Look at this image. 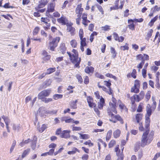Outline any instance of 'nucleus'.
<instances>
[{"label":"nucleus","mask_w":160,"mask_h":160,"mask_svg":"<svg viewBox=\"0 0 160 160\" xmlns=\"http://www.w3.org/2000/svg\"><path fill=\"white\" fill-rule=\"evenodd\" d=\"M104 99L101 97L100 99V101L98 102V107L100 109H102L103 106V104L104 103Z\"/></svg>","instance_id":"aec40b11"},{"label":"nucleus","mask_w":160,"mask_h":160,"mask_svg":"<svg viewBox=\"0 0 160 160\" xmlns=\"http://www.w3.org/2000/svg\"><path fill=\"white\" fill-rule=\"evenodd\" d=\"M120 48L123 51H125L126 50H128L129 49L128 44L127 43H126L125 45L121 46Z\"/></svg>","instance_id":"a19ab883"},{"label":"nucleus","mask_w":160,"mask_h":160,"mask_svg":"<svg viewBox=\"0 0 160 160\" xmlns=\"http://www.w3.org/2000/svg\"><path fill=\"white\" fill-rule=\"evenodd\" d=\"M152 101H153V103L152 104L151 106V107L152 108V110L154 111L156 108L157 103L155 101L154 98L153 97H152Z\"/></svg>","instance_id":"bb28decb"},{"label":"nucleus","mask_w":160,"mask_h":160,"mask_svg":"<svg viewBox=\"0 0 160 160\" xmlns=\"http://www.w3.org/2000/svg\"><path fill=\"white\" fill-rule=\"evenodd\" d=\"M102 89L103 90L106 92L109 95L112 94V92L110 88H108V89H107L106 88L102 86Z\"/></svg>","instance_id":"c85d7f7f"},{"label":"nucleus","mask_w":160,"mask_h":160,"mask_svg":"<svg viewBox=\"0 0 160 160\" xmlns=\"http://www.w3.org/2000/svg\"><path fill=\"white\" fill-rule=\"evenodd\" d=\"M158 18V16L157 15L154 17L153 19H152L148 24V25L150 27L153 25L154 22L157 20Z\"/></svg>","instance_id":"393cba45"},{"label":"nucleus","mask_w":160,"mask_h":160,"mask_svg":"<svg viewBox=\"0 0 160 160\" xmlns=\"http://www.w3.org/2000/svg\"><path fill=\"white\" fill-rule=\"evenodd\" d=\"M117 100L116 99L112 97V102L109 103L110 106L111 108L108 110V113L111 117L113 116L114 115L112 113L113 112L115 113L117 112L116 108V107Z\"/></svg>","instance_id":"7ed1b4c3"},{"label":"nucleus","mask_w":160,"mask_h":160,"mask_svg":"<svg viewBox=\"0 0 160 160\" xmlns=\"http://www.w3.org/2000/svg\"><path fill=\"white\" fill-rule=\"evenodd\" d=\"M62 96H63L62 94H56L53 95V98L54 99L57 100L59 99L62 98Z\"/></svg>","instance_id":"e433bc0d"},{"label":"nucleus","mask_w":160,"mask_h":160,"mask_svg":"<svg viewBox=\"0 0 160 160\" xmlns=\"http://www.w3.org/2000/svg\"><path fill=\"white\" fill-rule=\"evenodd\" d=\"M88 155L87 154H84L82 156V160H87L88 158Z\"/></svg>","instance_id":"052dcab7"},{"label":"nucleus","mask_w":160,"mask_h":160,"mask_svg":"<svg viewBox=\"0 0 160 160\" xmlns=\"http://www.w3.org/2000/svg\"><path fill=\"white\" fill-rule=\"evenodd\" d=\"M78 80V81L80 83H82L83 81L82 79L81 76L79 75H77L76 76Z\"/></svg>","instance_id":"4d7b16f0"},{"label":"nucleus","mask_w":160,"mask_h":160,"mask_svg":"<svg viewBox=\"0 0 160 160\" xmlns=\"http://www.w3.org/2000/svg\"><path fill=\"white\" fill-rule=\"evenodd\" d=\"M121 131L119 129H117L115 130L113 132V137L115 138H118L121 134Z\"/></svg>","instance_id":"412c9836"},{"label":"nucleus","mask_w":160,"mask_h":160,"mask_svg":"<svg viewBox=\"0 0 160 160\" xmlns=\"http://www.w3.org/2000/svg\"><path fill=\"white\" fill-rule=\"evenodd\" d=\"M51 92V91L50 89H46L42 91L38 94V98L40 99H42L45 97L48 96L50 93Z\"/></svg>","instance_id":"0eeeda50"},{"label":"nucleus","mask_w":160,"mask_h":160,"mask_svg":"<svg viewBox=\"0 0 160 160\" xmlns=\"http://www.w3.org/2000/svg\"><path fill=\"white\" fill-rule=\"evenodd\" d=\"M144 96V93L143 91H142L140 92L139 94H135L131 97V100L132 104L134 103L136 101V102H138L143 99Z\"/></svg>","instance_id":"39448f33"},{"label":"nucleus","mask_w":160,"mask_h":160,"mask_svg":"<svg viewBox=\"0 0 160 160\" xmlns=\"http://www.w3.org/2000/svg\"><path fill=\"white\" fill-rule=\"evenodd\" d=\"M155 86L158 89H159L160 88V85L158 77H157L156 83L155 84Z\"/></svg>","instance_id":"49530a36"},{"label":"nucleus","mask_w":160,"mask_h":160,"mask_svg":"<svg viewBox=\"0 0 160 160\" xmlns=\"http://www.w3.org/2000/svg\"><path fill=\"white\" fill-rule=\"evenodd\" d=\"M47 125L43 124L40 127H38L37 129L38 131L41 132H42L48 127Z\"/></svg>","instance_id":"a211bd4d"},{"label":"nucleus","mask_w":160,"mask_h":160,"mask_svg":"<svg viewBox=\"0 0 160 160\" xmlns=\"http://www.w3.org/2000/svg\"><path fill=\"white\" fill-rule=\"evenodd\" d=\"M97 7L99 11L101 12L102 14H104V11L102 7L101 6L98 5H97Z\"/></svg>","instance_id":"3c124183"},{"label":"nucleus","mask_w":160,"mask_h":160,"mask_svg":"<svg viewBox=\"0 0 160 160\" xmlns=\"http://www.w3.org/2000/svg\"><path fill=\"white\" fill-rule=\"evenodd\" d=\"M94 68L92 67H87L85 69V72L87 73H92L94 71Z\"/></svg>","instance_id":"6ab92c4d"},{"label":"nucleus","mask_w":160,"mask_h":160,"mask_svg":"<svg viewBox=\"0 0 160 160\" xmlns=\"http://www.w3.org/2000/svg\"><path fill=\"white\" fill-rule=\"evenodd\" d=\"M160 156V153H157L155 155L154 158L152 160H156Z\"/></svg>","instance_id":"774afa93"},{"label":"nucleus","mask_w":160,"mask_h":160,"mask_svg":"<svg viewBox=\"0 0 160 160\" xmlns=\"http://www.w3.org/2000/svg\"><path fill=\"white\" fill-rule=\"evenodd\" d=\"M142 115L141 114H137L135 115V119L137 123H139L142 122H141L142 119Z\"/></svg>","instance_id":"2eb2a0df"},{"label":"nucleus","mask_w":160,"mask_h":160,"mask_svg":"<svg viewBox=\"0 0 160 160\" xmlns=\"http://www.w3.org/2000/svg\"><path fill=\"white\" fill-rule=\"evenodd\" d=\"M2 118L4 120L6 124H9L10 120L7 117L3 115L2 116Z\"/></svg>","instance_id":"2f4dec72"},{"label":"nucleus","mask_w":160,"mask_h":160,"mask_svg":"<svg viewBox=\"0 0 160 160\" xmlns=\"http://www.w3.org/2000/svg\"><path fill=\"white\" fill-rule=\"evenodd\" d=\"M115 118L117 119L118 120L120 121V122L122 124L123 123V120L122 118L118 115H117L114 116Z\"/></svg>","instance_id":"09e8293b"},{"label":"nucleus","mask_w":160,"mask_h":160,"mask_svg":"<svg viewBox=\"0 0 160 160\" xmlns=\"http://www.w3.org/2000/svg\"><path fill=\"white\" fill-rule=\"evenodd\" d=\"M87 101L90 107L93 108L95 107L96 105L95 103H93V100L91 97H88Z\"/></svg>","instance_id":"9d476101"},{"label":"nucleus","mask_w":160,"mask_h":160,"mask_svg":"<svg viewBox=\"0 0 160 160\" xmlns=\"http://www.w3.org/2000/svg\"><path fill=\"white\" fill-rule=\"evenodd\" d=\"M81 4L78 5L76 9V12L78 14H80L81 15L82 12L83 10V8H81Z\"/></svg>","instance_id":"dca6fc26"},{"label":"nucleus","mask_w":160,"mask_h":160,"mask_svg":"<svg viewBox=\"0 0 160 160\" xmlns=\"http://www.w3.org/2000/svg\"><path fill=\"white\" fill-rule=\"evenodd\" d=\"M98 143H100L101 146H103L104 148H105L107 146V144L102 141L101 139H99L98 140Z\"/></svg>","instance_id":"de8ad7c7"},{"label":"nucleus","mask_w":160,"mask_h":160,"mask_svg":"<svg viewBox=\"0 0 160 160\" xmlns=\"http://www.w3.org/2000/svg\"><path fill=\"white\" fill-rule=\"evenodd\" d=\"M83 32L82 29H80L79 32V36L80 38H83Z\"/></svg>","instance_id":"864d4df0"},{"label":"nucleus","mask_w":160,"mask_h":160,"mask_svg":"<svg viewBox=\"0 0 160 160\" xmlns=\"http://www.w3.org/2000/svg\"><path fill=\"white\" fill-rule=\"evenodd\" d=\"M39 30L40 28L38 27H35L33 32V35H37Z\"/></svg>","instance_id":"79ce46f5"},{"label":"nucleus","mask_w":160,"mask_h":160,"mask_svg":"<svg viewBox=\"0 0 160 160\" xmlns=\"http://www.w3.org/2000/svg\"><path fill=\"white\" fill-rule=\"evenodd\" d=\"M149 59V56L146 54H144L142 55V61L144 62L145 60H148Z\"/></svg>","instance_id":"c03bdc74"},{"label":"nucleus","mask_w":160,"mask_h":160,"mask_svg":"<svg viewBox=\"0 0 160 160\" xmlns=\"http://www.w3.org/2000/svg\"><path fill=\"white\" fill-rule=\"evenodd\" d=\"M139 130L141 131H142L144 130V128L143 126L142 123L140 122L139 123Z\"/></svg>","instance_id":"e2e57ef3"},{"label":"nucleus","mask_w":160,"mask_h":160,"mask_svg":"<svg viewBox=\"0 0 160 160\" xmlns=\"http://www.w3.org/2000/svg\"><path fill=\"white\" fill-rule=\"evenodd\" d=\"M116 143V142L114 140H111L109 144V148L112 147Z\"/></svg>","instance_id":"5fc2aeb1"},{"label":"nucleus","mask_w":160,"mask_h":160,"mask_svg":"<svg viewBox=\"0 0 160 160\" xmlns=\"http://www.w3.org/2000/svg\"><path fill=\"white\" fill-rule=\"evenodd\" d=\"M118 8H119L118 7V3H117L115 6H113L112 7H111L110 8V11H111L112 10L118 9Z\"/></svg>","instance_id":"0e129e2a"},{"label":"nucleus","mask_w":160,"mask_h":160,"mask_svg":"<svg viewBox=\"0 0 160 160\" xmlns=\"http://www.w3.org/2000/svg\"><path fill=\"white\" fill-rule=\"evenodd\" d=\"M144 62L141 61V62L138 64V65L137 66V68H138V71L139 72L140 71V69H141L144 63Z\"/></svg>","instance_id":"8fccbe9b"},{"label":"nucleus","mask_w":160,"mask_h":160,"mask_svg":"<svg viewBox=\"0 0 160 160\" xmlns=\"http://www.w3.org/2000/svg\"><path fill=\"white\" fill-rule=\"evenodd\" d=\"M60 38L59 37H57L53 38L51 42L49 43V48L50 50L53 51L54 49L57 46L58 43L59 41Z\"/></svg>","instance_id":"423d86ee"},{"label":"nucleus","mask_w":160,"mask_h":160,"mask_svg":"<svg viewBox=\"0 0 160 160\" xmlns=\"http://www.w3.org/2000/svg\"><path fill=\"white\" fill-rule=\"evenodd\" d=\"M42 101L46 103H48L49 102L52 101V99L51 98H44L42 99Z\"/></svg>","instance_id":"ea45409f"},{"label":"nucleus","mask_w":160,"mask_h":160,"mask_svg":"<svg viewBox=\"0 0 160 160\" xmlns=\"http://www.w3.org/2000/svg\"><path fill=\"white\" fill-rule=\"evenodd\" d=\"M147 114L146 115L145 118V126L146 127L149 126L150 123V119L149 117L152 114V112L154 110H152V108L151 107V106L149 104H148L146 107Z\"/></svg>","instance_id":"20e7f679"},{"label":"nucleus","mask_w":160,"mask_h":160,"mask_svg":"<svg viewBox=\"0 0 160 160\" xmlns=\"http://www.w3.org/2000/svg\"><path fill=\"white\" fill-rule=\"evenodd\" d=\"M70 44L72 48H75L77 47V42L75 40L73 39L70 42Z\"/></svg>","instance_id":"c756f323"},{"label":"nucleus","mask_w":160,"mask_h":160,"mask_svg":"<svg viewBox=\"0 0 160 160\" xmlns=\"http://www.w3.org/2000/svg\"><path fill=\"white\" fill-rule=\"evenodd\" d=\"M118 157V160H123V155L122 154V152H121L120 154L118 155H117Z\"/></svg>","instance_id":"338daca9"},{"label":"nucleus","mask_w":160,"mask_h":160,"mask_svg":"<svg viewBox=\"0 0 160 160\" xmlns=\"http://www.w3.org/2000/svg\"><path fill=\"white\" fill-rule=\"evenodd\" d=\"M142 55L141 54H139L137 56L136 58H137V60H142Z\"/></svg>","instance_id":"69168bd1"},{"label":"nucleus","mask_w":160,"mask_h":160,"mask_svg":"<svg viewBox=\"0 0 160 160\" xmlns=\"http://www.w3.org/2000/svg\"><path fill=\"white\" fill-rule=\"evenodd\" d=\"M136 70L135 69H133L131 73H129L127 74V77L128 78L132 77L134 78H136Z\"/></svg>","instance_id":"f3484780"},{"label":"nucleus","mask_w":160,"mask_h":160,"mask_svg":"<svg viewBox=\"0 0 160 160\" xmlns=\"http://www.w3.org/2000/svg\"><path fill=\"white\" fill-rule=\"evenodd\" d=\"M134 86H135L137 88L135 92H139V81L138 80H136L135 81Z\"/></svg>","instance_id":"a878e982"},{"label":"nucleus","mask_w":160,"mask_h":160,"mask_svg":"<svg viewBox=\"0 0 160 160\" xmlns=\"http://www.w3.org/2000/svg\"><path fill=\"white\" fill-rule=\"evenodd\" d=\"M37 141V138L36 136H34L32 140V142L31 145V147L32 149L34 150L36 147V144Z\"/></svg>","instance_id":"4468645a"},{"label":"nucleus","mask_w":160,"mask_h":160,"mask_svg":"<svg viewBox=\"0 0 160 160\" xmlns=\"http://www.w3.org/2000/svg\"><path fill=\"white\" fill-rule=\"evenodd\" d=\"M145 126L146 131L143 133L141 138V145L142 147H144L151 142L153 139V136L154 134V132L153 131L151 132L150 133L148 134L149 132V126L146 127L145 125Z\"/></svg>","instance_id":"f257e3e1"},{"label":"nucleus","mask_w":160,"mask_h":160,"mask_svg":"<svg viewBox=\"0 0 160 160\" xmlns=\"http://www.w3.org/2000/svg\"><path fill=\"white\" fill-rule=\"evenodd\" d=\"M20 128L19 124H14L13 125V129L15 131H18Z\"/></svg>","instance_id":"72a5a7b5"},{"label":"nucleus","mask_w":160,"mask_h":160,"mask_svg":"<svg viewBox=\"0 0 160 160\" xmlns=\"http://www.w3.org/2000/svg\"><path fill=\"white\" fill-rule=\"evenodd\" d=\"M111 52L112 54V57L115 58L116 55V53L115 49L113 47H111L110 48Z\"/></svg>","instance_id":"c9c22d12"},{"label":"nucleus","mask_w":160,"mask_h":160,"mask_svg":"<svg viewBox=\"0 0 160 160\" xmlns=\"http://www.w3.org/2000/svg\"><path fill=\"white\" fill-rule=\"evenodd\" d=\"M41 21L43 22V23L45 24H47V25L48 27H50V23H48V22H49V20L48 18H42L41 19Z\"/></svg>","instance_id":"5701e85b"},{"label":"nucleus","mask_w":160,"mask_h":160,"mask_svg":"<svg viewBox=\"0 0 160 160\" xmlns=\"http://www.w3.org/2000/svg\"><path fill=\"white\" fill-rule=\"evenodd\" d=\"M78 101V100H76L75 101H72L70 103V106L71 108L73 109L77 108V103Z\"/></svg>","instance_id":"4be33fe9"},{"label":"nucleus","mask_w":160,"mask_h":160,"mask_svg":"<svg viewBox=\"0 0 160 160\" xmlns=\"http://www.w3.org/2000/svg\"><path fill=\"white\" fill-rule=\"evenodd\" d=\"M78 133L80 135V138L81 139H88L90 138L88 134H82L80 133Z\"/></svg>","instance_id":"7c9ffc66"},{"label":"nucleus","mask_w":160,"mask_h":160,"mask_svg":"<svg viewBox=\"0 0 160 160\" xmlns=\"http://www.w3.org/2000/svg\"><path fill=\"white\" fill-rule=\"evenodd\" d=\"M76 152H80V151L77 148H73L72 151H69L68 152V153L69 154H75Z\"/></svg>","instance_id":"cd10ccee"},{"label":"nucleus","mask_w":160,"mask_h":160,"mask_svg":"<svg viewBox=\"0 0 160 160\" xmlns=\"http://www.w3.org/2000/svg\"><path fill=\"white\" fill-rule=\"evenodd\" d=\"M56 70V68H50L47 69V71L46 73L47 74H50L53 72H54Z\"/></svg>","instance_id":"473e14b6"},{"label":"nucleus","mask_w":160,"mask_h":160,"mask_svg":"<svg viewBox=\"0 0 160 160\" xmlns=\"http://www.w3.org/2000/svg\"><path fill=\"white\" fill-rule=\"evenodd\" d=\"M67 31L70 32L72 36H73L75 33V28L71 26H68L67 27Z\"/></svg>","instance_id":"9b49d317"},{"label":"nucleus","mask_w":160,"mask_h":160,"mask_svg":"<svg viewBox=\"0 0 160 160\" xmlns=\"http://www.w3.org/2000/svg\"><path fill=\"white\" fill-rule=\"evenodd\" d=\"M153 32V30L151 29L150 31L148 32L147 35V38L149 39L152 36V33Z\"/></svg>","instance_id":"a18cd8bd"},{"label":"nucleus","mask_w":160,"mask_h":160,"mask_svg":"<svg viewBox=\"0 0 160 160\" xmlns=\"http://www.w3.org/2000/svg\"><path fill=\"white\" fill-rule=\"evenodd\" d=\"M70 130H64L61 133L60 136L62 138H68L70 137Z\"/></svg>","instance_id":"1a4fd4ad"},{"label":"nucleus","mask_w":160,"mask_h":160,"mask_svg":"<svg viewBox=\"0 0 160 160\" xmlns=\"http://www.w3.org/2000/svg\"><path fill=\"white\" fill-rule=\"evenodd\" d=\"M112 134V131L111 130H109L108 132L106 137V140L107 141H108L111 138V136Z\"/></svg>","instance_id":"f704fd0d"},{"label":"nucleus","mask_w":160,"mask_h":160,"mask_svg":"<svg viewBox=\"0 0 160 160\" xmlns=\"http://www.w3.org/2000/svg\"><path fill=\"white\" fill-rule=\"evenodd\" d=\"M143 104L142 103H140L138 107V108L137 110V112H142V109L143 108Z\"/></svg>","instance_id":"37998d69"},{"label":"nucleus","mask_w":160,"mask_h":160,"mask_svg":"<svg viewBox=\"0 0 160 160\" xmlns=\"http://www.w3.org/2000/svg\"><path fill=\"white\" fill-rule=\"evenodd\" d=\"M58 22L63 25H65L68 23V21L65 16L62 15L61 17L57 19Z\"/></svg>","instance_id":"6e6552de"},{"label":"nucleus","mask_w":160,"mask_h":160,"mask_svg":"<svg viewBox=\"0 0 160 160\" xmlns=\"http://www.w3.org/2000/svg\"><path fill=\"white\" fill-rule=\"evenodd\" d=\"M151 92L150 91H148L146 94L145 97L147 101H148L151 97Z\"/></svg>","instance_id":"58836bf2"},{"label":"nucleus","mask_w":160,"mask_h":160,"mask_svg":"<svg viewBox=\"0 0 160 160\" xmlns=\"http://www.w3.org/2000/svg\"><path fill=\"white\" fill-rule=\"evenodd\" d=\"M81 40V47L80 49L82 52H83L84 50V48L83 47L85 46L86 45V39L85 38H80Z\"/></svg>","instance_id":"f8f14e48"},{"label":"nucleus","mask_w":160,"mask_h":160,"mask_svg":"<svg viewBox=\"0 0 160 160\" xmlns=\"http://www.w3.org/2000/svg\"><path fill=\"white\" fill-rule=\"evenodd\" d=\"M104 84L106 85L108 88H110L111 84L109 81H104Z\"/></svg>","instance_id":"bf43d9fd"},{"label":"nucleus","mask_w":160,"mask_h":160,"mask_svg":"<svg viewBox=\"0 0 160 160\" xmlns=\"http://www.w3.org/2000/svg\"><path fill=\"white\" fill-rule=\"evenodd\" d=\"M95 75L96 77L99 78H100L103 79L104 78V76L103 75L98 72H97L95 73Z\"/></svg>","instance_id":"13d9d810"},{"label":"nucleus","mask_w":160,"mask_h":160,"mask_svg":"<svg viewBox=\"0 0 160 160\" xmlns=\"http://www.w3.org/2000/svg\"><path fill=\"white\" fill-rule=\"evenodd\" d=\"M81 15L80 14H78L77 15L78 18L76 19V23L78 25L80 24V22L81 20Z\"/></svg>","instance_id":"6e6d98bb"},{"label":"nucleus","mask_w":160,"mask_h":160,"mask_svg":"<svg viewBox=\"0 0 160 160\" xmlns=\"http://www.w3.org/2000/svg\"><path fill=\"white\" fill-rule=\"evenodd\" d=\"M81 130V128L80 127L73 126L72 128V131H79Z\"/></svg>","instance_id":"680f3d73"},{"label":"nucleus","mask_w":160,"mask_h":160,"mask_svg":"<svg viewBox=\"0 0 160 160\" xmlns=\"http://www.w3.org/2000/svg\"><path fill=\"white\" fill-rule=\"evenodd\" d=\"M30 151V148H27V149L24 150L22 155V158H25L29 153Z\"/></svg>","instance_id":"b1692460"},{"label":"nucleus","mask_w":160,"mask_h":160,"mask_svg":"<svg viewBox=\"0 0 160 160\" xmlns=\"http://www.w3.org/2000/svg\"><path fill=\"white\" fill-rule=\"evenodd\" d=\"M153 10V12H155L160 10V6L158 7L157 5H155L151 8V10Z\"/></svg>","instance_id":"4c0bfd02"},{"label":"nucleus","mask_w":160,"mask_h":160,"mask_svg":"<svg viewBox=\"0 0 160 160\" xmlns=\"http://www.w3.org/2000/svg\"><path fill=\"white\" fill-rule=\"evenodd\" d=\"M67 53L69 55L72 62L75 64L76 67H78L81 61L80 58L78 57V52L76 50L73 49L71 53L69 52H67Z\"/></svg>","instance_id":"f03ea898"},{"label":"nucleus","mask_w":160,"mask_h":160,"mask_svg":"<svg viewBox=\"0 0 160 160\" xmlns=\"http://www.w3.org/2000/svg\"><path fill=\"white\" fill-rule=\"evenodd\" d=\"M84 144L85 145H88L89 147H91L93 145V144L91 142V141L90 140H88L85 142Z\"/></svg>","instance_id":"603ef678"},{"label":"nucleus","mask_w":160,"mask_h":160,"mask_svg":"<svg viewBox=\"0 0 160 160\" xmlns=\"http://www.w3.org/2000/svg\"><path fill=\"white\" fill-rule=\"evenodd\" d=\"M55 6V4L54 3H51L48 4L47 12L48 13L53 12L54 10Z\"/></svg>","instance_id":"ddd939ff"}]
</instances>
